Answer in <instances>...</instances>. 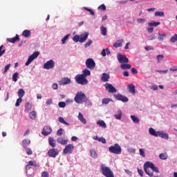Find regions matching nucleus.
<instances>
[{
    "label": "nucleus",
    "instance_id": "nucleus-52",
    "mask_svg": "<svg viewBox=\"0 0 177 177\" xmlns=\"http://www.w3.org/2000/svg\"><path fill=\"white\" fill-rule=\"evenodd\" d=\"M25 149L28 156H31V154H32V151L31 150V149L26 147Z\"/></svg>",
    "mask_w": 177,
    "mask_h": 177
},
{
    "label": "nucleus",
    "instance_id": "nucleus-34",
    "mask_svg": "<svg viewBox=\"0 0 177 177\" xmlns=\"http://www.w3.org/2000/svg\"><path fill=\"white\" fill-rule=\"evenodd\" d=\"M90 154L93 158H97V153H96V151H95V149H91Z\"/></svg>",
    "mask_w": 177,
    "mask_h": 177
},
{
    "label": "nucleus",
    "instance_id": "nucleus-50",
    "mask_svg": "<svg viewBox=\"0 0 177 177\" xmlns=\"http://www.w3.org/2000/svg\"><path fill=\"white\" fill-rule=\"evenodd\" d=\"M21 102H23V100L21 98H18L15 103V107H19V106H20V103H21Z\"/></svg>",
    "mask_w": 177,
    "mask_h": 177
},
{
    "label": "nucleus",
    "instance_id": "nucleus-14",
    "mask_svg": "<svg viewBox=\"0 0 177 177\" xmlns=\"http://www.w3.org/2000/svg\"><path fill=\"white\" fill-rule=\"evenodd\" d=\"M52 133V128L49 126H45L43 128L41 134H43L44 136H48V135H50Z\"/></svg>",
    "mask_w": 177,
    "mask_h": 177
},
{
    "label": "nucleus",
    "instance_id": "nucleus-10",
    "mask_svg": "<svg viewBox=\"0 0 177 177\" xmlns=\"http://www.w3.org/2000/svg\"><path fill=\"white\" fill-rule=\"evenodd\" d=\"M44 70H51L52 68H55V61L50 59L49 61H47L44 64Z\"/></svg>",
    "mask_w": 177,
    "mask_h": 177
},
{
    "label": "nucleus",
    "instance_id": "nucleus-21",
    "mask_svg": "<svg viewBox=\"0 0 177 177\" xmlns=\"http://www.w3.org/2000/svg\"><path fill=\"white\" fill-rule=\"evenodd\" d=\"M48 145H50L51 147H56V141L55 140V139H53V138L52 137L48 138Z\"/></svg>",
    "mask_w": 177,
    "mask_h": 177
},
{
    "label": "nucleus",
    "instance_id": "nucleus-24",
    "mask_svg": "<svg viewBox=\"0 0 177 177\" xmlns=\"http://www.w3.org/2000/svg\"><path fill=\"white\" fill-rule=\"evenodd\" d=\"M124 43V39H120L116 41L113 44V48H120V46H122V44Z\"/></svg>",
    "mask_w": 177,
    "mask_h": 177
},
{
    "label": "nucleus",
    "instance_id": "nucleus-59",
    "mask_svg": "<svg viewBox=\"0 0 177 177\" xmlns=\"http://www.w3.org/2000/svg\"><path fill=\"white\" fill-rule=\"evenodd\" d=\"M137 21L139 24H143V23H145V21H146V19H145L143 18H140V19H138Z\"/></svg>",
    "mask_w": 177,
    "mask_h": 177
},
{
    "label": "nucleus",
    "instance_id": "nucleus-33",
    "mask_svg": "<svg viewBox=\"0 0 177 177\" xmlns=\"http://www.w3.org/2000/svg\"><path fill=\"white\" fill-rule=\"evenodd\" d=\"M160 24H161V23L153 21L151 23H149L148 26L149 27H157V26H160Z\"/></svg>",
    "mask_w": 177,
    "mask_h": 177
},
{
    "label": "nucleus",
    "instance_id": "nucleus-62",
    "mask_svg": "<svg viewBox=\"0 0 177 177\" xmlns=\"http://www.w3.org/2000/svg\"><path fill=\"white\" fill-rule=\"evenodd\" d=\"M162 59H164V55H157L158 62H161V60H162Z\"/></svg>",
    "mask_w": 177,
    "mask_h": 177
},
{
    "label": "nucleus",
    "instance_id": "nucleus-31",
    "mask_svg": "<svg viewBox=\"0 0 177 177\" xmlns=\"http://www.w3.org/2000/svg\"><path fill=\"white\" fill-rule=\"evenodd\" d=\"M110 50H109V48H106V49H102V52H101V55L103 57H105L106 55H110Z\"/></svg>",
    "mask_w": 177,
    "mask_h": 177
},
{
    "label": "nucleus",
    "instance_id": "nucleus-39",
    "mask_svg": "<svg viewBox=\"0 0 177 177\" xmlns=\"http://www.w3.org/2000/svg\"><path fill=\"white\" fill-rule=\"evenodd\" d=\"M82 75H84V77H88V75H91V71L88 69H84Z\"/></svg>",
    "mask_w": 177,
    "mask_h": 177
},
{
    "label": "nucleus",
    "instance_id": "nucleus-27",
    "mask_svg": "<svg viewBox=\"0 0 177 177\" xmlns=\"http://www.w3.org/2000/svg\"><path fill=\"white\" fill-rule=\"evenodd\" d=\"M131 67H132L131 66V64H122L120 65V68H122V70H129V68H131Z\"/></svg>",
    "mask_w": 177,
    "mask_h": 177
},
{
    "label": "nucleus",
    "instance_id": "nucleus-1",
    "mask_svg": "<svg viewBox=\"0 0 177 177\" xmlns=\"http://www.w3.org/2000/svg\"><path fill=\"white\" fill-rule=\"evenodd\" d=\"M144 171L150 177L153 176V172H160V170L158 169L156 165L151 162H145L144 164Z\"/></svg>",
    "mask_w": 177,
    "mask_h": 177
},
{
    "label": "nucleus",
    "instance_id": "nucleus-54",
    "mask_svg": "<svg viewBox=\"0 0 177 177\" xmlns=\"http://www.w3.org/2000/svg\"><path fill=\"white\" fill-rule=\"evenodd\" d=\"M41 177H49V173L47 171H42Z\"/></svg>",
    "mask_w": 177,
    "mask_h": 177
},
{
    "label": "nucleus",
    "instance_id": "nucleus-5",
    "mask_svg": "<svg viewBox=\"0 0 177 177\" xmlns=\"http://www.w3.org/2000/svg\"><path fill=\"white\" fill-rule=\"evenodd\" d=\"M109 150L110 153H112L113 154H121V151H122L121 146H120V145L117 143L114 144V145L109 147Z\"/></svg>",
    "mask_w": 177,
    "mask_h": 177
},
{
    "label": "nucleus",
    "instance_id": "nucleus-38",
    "mask_svg": "<svg viewBox=\"0 0 177 177\" xmlns=\"http://www.w3.org/2000/svg\"><path fill=\"white\" fill-rule=\"evenodd\" d=\"M97 125H100V127H102V128H106V122H104V121L103 120H98L97 122Z\"/></svg>",
    "mask_w": 177,
    "mask_h": 177
},
{
    "label": "nucleus",
    "instance_id": "nucleus-11",
    "mask_svg": "<svg viewBox=\"0 0 177 177\" xmlns=\"http://www.w3.org/2000/svg\"><path fill=\"white\" fill-rule=\"evenodd\" d=\"M37 56H39V52L33 53L32 55L29 56V57L28 58V60L26 61L25 65L26 66H29L30 64L32 62V60L37 59Z\"/></svg>",
    "mask_w": 177,
    "mask_h": 177
},
{
    "label": "nucleus",
    "instance_id": "nucleus-29",
    "mask_svg": "<svg viewBox=\"0 0 177 177\" xmlns=\"http://www.w3.org/2000/svg\"><path fill=\"white\" fill-rule=\"evenodd\" d=\"M149 132L150 135H152V136H158V131H156V130L153 128H149Z\"/></svg>",
    "mask_w": 177,
    "mask_h": 177
},
{
    "label": "nucleus",
    "instance_id": "nucleus-44",
    "mask_svg": "<svg viewBox=\"0 0 177 177\" xmlns=\"http://www.w3.org/2000/svg\"><path fill=\"white\" fill-rule=\"evenodd\" d=\"M29 117L31 120H35L37 118V115L35 114V111H32L30 113H29Z\"/></svg>",
    "mask_w": 177,
    "mask_h": 177
},
{
    "label": "nucleus",
    "instance_id": "nucleus-16",
    "mask_svg": "<svg viewBox=\"0 0 177 177\" xmlns=\"http://www.w3.org/2000/svg\"><path fill=\"white\" fill-rule=\"evenodd\" d=\"M59 85H67L71 84V80L68 77H63L61 80L59 81Z\"/></svg>",
    "mask_w": 177,
    "mask_h": 177
},
{
    "label": "nucleus",
    "instance_id": "nucleus-48",
    "mask_svg": "<svg viewBox=\"0 0 177 177\" xmlns=\"http://www.w3.org/2000/svg\"><path fill=\"white\" fill-rule=\"evenodd\" d=\"M155 16H158L160 17H162L164 16V12H162V11H156L155 12Z\"/></svg>",
    "mask_w": 177,
    "mask_h": 177
},
{
    "label": "nucleus",
    "instance_id": "nucleus-28",
    "mask_svg": "<svg viewBox=\"0 0 177 177\" xmlns=\"http://www.w3.org/2000/svg\"><path fill=\"white\" fill-rule=\"evenodd\" d=\"M78 120H80L82 124H86V119L84 118V115H82L81 113H79Z\"/></svg>",
    "mask_w": 177,
    "mask_h": 177
},
{
    "label": "nucleus",
    "instance_id": "nucleus-51",
    "mask_svg": "<svg viewBox=\"0 0 177 177\" xmlns=\"http://www.w3.org/2000/svg\"><path fill=\"white\" fill-rule=\"evenodd\" d=\"M68 37H70V35H65L62 39V44H66V41H67V39H68Z\"/></svg>",
    "mask_w": 177,
    "mask_h": 177
},
{
    "label": "nucleus",
    "instance_id": "nucleus-43",
    "mask_svg": "<svg viewBox=\"0 0 177 177\" xmlns=\"http://www.w3.org/2000/svg\"><path fill=\"white\" fill-rule=\"evenodd\" d=\"M121 117H122V112L120 110L118 111V115H115V118L116 120H121Z\"/></svg>",
    "mask_w": 177,
    "mask_h": 177
},
{
    "label": "nucleus",
    "instance_id": "nucleus-49",
    "mask_svg": "<svg viewBox=\"0 0 177 177\" xmlns=\"http://www.w3.org/2000/svg\"><path fill=\"white\" fill-rule=\"evenodd\" d=\"M5 52H6V50L3 49V45H1L0 46V57L5 53Z\"/></svg>",
    "mask_w": 177,
    "mask_h": 177
},
{
    "label": "nucleus",
    "instance_id": "nucleus-8",
    "mask_svg": "<svg viewBox=\"0 0 177 177\" xmlns=\"http://www.w3.org/2000/svg\"><path fill=\"white\" fill-rule=\"evenodd\" d=\"M86 67H87V68H89V70H93V68L96 67V63H95L93 59L88 58L86 59Z\"/></svg>",
    "mask_w": 177,
    "mask_h": 177
},
{
    "label": "nucleus",
    "instance_id": "nucleus-36",
    "mask_svg": "<svg viewBox=\"0 0 177 177\" xmlns=\"http://www.w3.org/2000/svg\"><path fill=\"white\" fill-rule=\"evenodd\" d=\"M28 164H29V165H30V167H39V164L37 163L36 161L30 160L28 162Z\"/></svg>",
    "mask_w": 177,
    "mask_h": 177
},
{
    "label": "nucleus",
    "instance_id": "nucleus-40",
    "mask_svg": "<svg viewBox=\"0 0 177 177\" xmlns=\"http://www.w3.org/2000/svg\"><path fill=\"white\" fill-rule=\"evenodd\" d=\"M58 120H59V122H61L62 124H64V125L70 126V124L66 122V120H64L63 118L59 117Z\"/></svg>",
    "mask_w": 177,
    "mask_h": 177
},
{
    "label": "nucleus",
    "instance_id": "nucleus-25",
    "mask_svg": "<svg viewBox=\"0 0 177 177\" xmlns=\"http://www.w3.org/2000/svg\"><path fill=\"white\" fill-rule=\"evenodd\" d=\"M22 36L25 38H29V37H31V31L28 30H25L22 32Z\"/></svg>",
    "mask_w": 177,
    "mask_h": 177
},
{
    "label": "nucleus",
    "instance_id": "nucleus-57",
    "mask_svg": "<svg viewBox=\"0 0 177 177\" xmlns=\"http://www.w3.org/2000/svg\"><path fill=\"white\" fill-rule=\"evenodd\" d=\"M154 39H156V35H154V34H152L148 37L149 41H153Z\"/></svg>",
    "mask_w": 177,
    "mask_h": 177
},
{
    "label": "nucleus",
    "instance_id": "nucleus-22",
    "mask_svg": "<svg viewBox=\"0 0 177 177\" xmlns=\"http://www.w3.org/2000/svg\"><path fill=\"white\" fill-rule=\"evenodd\" d=\"M57 140V142L59 143V145H62L63 146L68 143V140H64L62 138H58Z\"/></svg>",
    "mask_w": 177,
    "mask_h": 177
},
{
    "label": "nucleus",
    "instance_id": "nucleus-30",
    "mask_svg": "<svg viewBox=\"0 0 177 177\" xmlns=\"http://www.w3.org/2000/svg\"><path fill=\"white\" fill-rule=\"evenodd\" d=\"M32 107V106H31V104H30V102H27L25 105V111H26V113H28L31 111Z\"/></svg>",
    "mask_w": 177,
    "mask_h": 177
},
{
    "label": "nucleus",
    "instance_id": "nucleus-6",
    "mask_svg": "<svg viewBox=\"0 0 177 177\" xmlns=\"http://www.w3.org/2000/svg\"><path fill=\"white\" fill-rule=\"evenodd\" d=\"M75 79L76 82L80 85H86L88 84V80L84 77V75H77Z\"/></svg>",
    "mask_w": 177,
    "mask_h": 177
},
{
    "label": "nucleus",
    "instance_id": "nucleus-23",
    "mask_svg": "<svg viewBox=\"0 0 177 177\" xmlns=\"http://www.w3.org/2000/svg\"><path fill=\"white\" fill-rule=\"evenodd\" d=\"M30 143H31V140H30V139H24L22 141V146L25 149L28 146H30Z\"/></svg>",
    "mask_w": 177,
    "mask_h": 177
},
{
    "label": "nucleus",
    "instance_id": "nucleus-4",
    "mask_svg": "<svg viewBox=\"0 0 177 177\" xmlns=\"http://www.w3.org/2000/svg\"><path fill=\"white\" fill-rule=\"evenodd\" d=\"M88 32H85L84 34H82L80 35H75L73 38V41H74V42H80L82 44L85 42L86 39H88Z\"/></svg>",
    "mask_w": 177,
    "mask_h": 177
},
{
    "label": "nucleus",
    "instance_id": "nucleus-41",
    "mask_svg": "<svg viewBox=\"0 0 177 177\" xmlns=\"http://www.w3.org/2000/svg\"><path fill=\"white\" fill-rule=\"evenodd\" d=\"M159 158L160 160H167L168 158V155L167 153H160Z\"/></svg>",
    "mask_w": 177,
    "mask_h": 177
},
{
    "label": "nucleus",
    "instance_id": "nucleus-35",
    "mask_svg": "<svg viewBox=\"0 0 177 177\" xmlns=\"http://www.w3.org/2000/svg\"><path fill=\"white\" fill-rule=\"evenodd\" d=\"M131 118L133 122H134L135 124H138L140 122L139 118H138L133 115H131Z\"/></svg>",
    "mask_w": 177,
    "mask_h": 177
},
{
    "label": "nucleus",
    "instance_id": "nucleus-7",
    "mask_svg": "<svg viewBox=\"0 0 177 177\" xmlns=\"http://www.w3.org/2000/svg\"><path fill=\"white\" fill-rule=\"evenodd\" d=\"M104 86L106 91L109 92V93H115L117 92V89L115 88V87H114L113 84L110 83H105L104 84Z\"/></svg>",
    "mask_w": 177,
    "mask_h": 177
},
{
    "label": "nucleus",
    "instance_id": "nucleus-45",
    "mask_svg": "<svg viewBox=\"0 0 177 177\" xmlns=\"http://www.w3.org/2000/svg\"><path fill=\"white\" fill-rule=\"evenodd\" d=\"M17 77H19V73L16 72L12 75V81L17 82Z\"/></svg>",
    "mask_w": 177,
    "mask_h": 177
},
{
    "label": "nucleus",
    "instance_id": "nucleus-12",
    "mask_svg": "<svg viewBox=\"0 0 177 177\" xmlns=\"http://www.w3.org/2000/svg\"><path fill=\"white\" fill-rule=\"evenodd\" d=\"M73 150H74V145L68 144L64 149L63 153L64 154H71L73 153Z\"/></svg>",
    "mask_w": 177,
    "mask_h": 177
},
{
    "label": "nucleus",
    "instance_id": "nucleus-18",
    "mask_svg": "<svg viewBox=\"0 0 177 177\" xmlns=\"http://www.w3.org/2000/svg\"><path fill=\"white\" fill-rule=\"evenodd\" d=\"M127 89L129 90V92L130 93H132V95H135V93H136V92L135 91V85L134 84H129L127 86Z\"/></svg>",
    "mask_w": 177,
    "mask_h": 177
},
{
    "label": "nucleus",
    "instance_id": "nucleus-3",
    "mask_svg": "<svg viewBox=\"0 0 177 177\" xmlns=\"http://www.w3.org/2000/svg\"><path fill=\"white\" fill-rule=\"evenodd\" d=\"M100 172L106 177H114V174L110 167L102 164L100 165Z\"/></svg>",
    "mask_w": 177,
    "mask_h": 177
},
{
    "label": "nucleus",
    "instance_id": "nucleus-37",
    "mask_svg": "<svg viewBox=\"0 0 177 177\" xmlns=\"http://www.w3.org/2000/svg\"><path fill=\"white\" fill-rule=\"evenodd\" d=\"M24 93H26V91H24L22 88H20L19 91H18V96L19 98H22L23 96H24Z\"/></svg>",
    "mask_w": 177,
    "mask_h": 177
},
{
    "label": "nucleus",
    "instance_id": "nucleus-47",
    "mask_svg": "<svg viewBox=\"0 0 177 177\" xmlns=\"http://www.w3.org/2000/svg\"><path fill=\"white\" fill-rule=\"evenodd\" d=\"M84 9L85 10H86L87 12H89V13H90V15H91V16H95V12H93V11L92 10V9L88 8H86V7H84Z\"/></svg>",
    "mask_w": 177,
    "mask_h": 177
},
{
    "label": "nucleus",
    "instance_id": "nucleus-61",
    "mask_svg": "<svg viewBox=\"0 0 177 177\" xmlns=\"http://www.w3.org/2000/svg\"><path fill=\"white\" fill-rule=\"evenodd\" d=\"M93 41H92V40H89L88 42H86L84 44L85 48H88V46H91V45H92Z\"/></svg>",
    "mask_w": 177,
    "mask_h": 177
},
{
    "label": "nucleus",
    "instance_id": "nucleus-64",
    "mask_svg": "<svg viewBox=\"0 0 177 177\" xmlns=\"http://www.w3.org/2000/svg\"><path fill=\"white\" fill-rule=\"evenodd\" d=\"M138 172L139 174V175H140L141 177H143V170L140 169H138Z\"/></svg>",
    "mask_w": 177,
    "mask_h": 177
},
{
    "label": "nucleus",
    "instance_id": "nucleus-46",
    "mask_svg": "<svg viewBox=\"0 0 177 177\" xmlns=\"http://www.w3.org/2000/svg\"><path fill=\"white\" fill-rule=\"evenodd\" d=\"M177 41V34H175L173 37L170 39V42L174 44V42H176Z\"/></svg>",
    "mask_w": 177,
    "mask_h": 177
},
{
    "label": "nucleus",
    "instance_id": "nucleus-42",
    "mask_svg": "<svg viewBox=\"0 0 177 177\" xmlns=\"http://www.w3.org/2000/svg\"><path fill=\"white\" fill-rule=\"evenodd\" d=\"M111 102V99L109 98H104L102 99V104H109Z\"/></svg>",
    "mask_w": 177,
    "mask_h": 177
},
{
    "label": "nucleus",
    "instance_id": "nucleus-53",
    "mask_svg": "<svg viewBox=\"0 0 177 177\" xmlns=\"http://www.w3.org/2000/svg\"><path fill=\"white\" fill-rule=\"evenodd\" d=\"M98 142H101V143H103V145H106L107 143V142L106 141V138L103 137L99 138Z\"/></svg>",
    "mask_w": 177,
    "mask_h": 177
},
{
    "label": "nucleus",
    "instance_id": "nucleus-56",
    "mask_svg": "<svg viewBox=\"0 0 177 177\" xmlns=\"http://www.w3.org/2000/svg\"><path fill=\"white\" fill-rule=\"evenodd\" d=\"M59 107H60L61 109H64V107H66V102H60L58 104Z\"/></svg>",
    "mask_w": 177,
    "mask_h": 177
},
{
    "label": "nucleus",
    "instance_id": "nucleus-9",
    "mask_svg": "<svg viewBox=\"0 0 177 177\" xmlns=\"http://www.w3.org/2000/svg\"><path fill=\"white\" fill-rule=\"evenodd\" d=\"M117 59L119 63H121L122 64H127L129 62V59L128 57H127V55H124L120 53L118 54Z\"/></svg>",
    "mask_w": 177,
    "mask_h": 177
},
{
    "label": "nucleus",
    "instance_id": "nucleus-19",
    "mask_svg": "<svg viewBox=\"0 0 177 177\" xmlns=\"http://www.w3.org/2000/svg\"><path fill=\"white\" fill-rule=\"evenodd\" d=\"M158 136L162 138V139H169L168 133L164 131H158Z\"/></svg>",
    "mask_w": 177,
    "mask_h": 177
},
{
    "label": "nucleus",
    "instance_id": "nucleus-55",
    "mask_svg": "<svg viewBox=\"0 0 177 177\" xmlns=\"http://www.w3.org/2000/svg\"><path fill=\"white\" fill-rule=\"evenodd\" d=\"M140 151V155L142 156V157H146V154L145 153V149H139Z\"/></svg>",
    "mask_w": 177,
    "mask_h": 177
},
{
    "label": "nucleus",
    "instance_id": "nucleus-63",
    "mask_svg": "<svg viewBox=\"0 0 177 177\" xmlns=\"http://www.w3.org/2000/svg\"><path fill=\"white\" fill-rule=\"evenodd\" d=\"M98 9L101 10H106V6L104 4H102L98 7Z\"/></svg>",
    "mask_w": 177,
    "mask_h": 177
},
{
    "label": "nucleus",
    "instance_id": "nucleus-15",
    "mask_svg": "<svg viewBox=\"0 0 177 177\" xmlns=\"http://www.w3.org/2000/svg\"><path fill=\"white\" fill-rule=\"evenodd\" d=\"M115 97L117 100H120L121 102H123V103H127V102H128V97L121 94L115 95Z\"/></svg>",
    "mask_w": 177,
    "mask_h": 177
},
{
    "label": "nucleus",
    "instance_id": "nucleus-20",
    "mask_svg": "<svg viewBox=\"0 0 177 177\" xmlns=\"http://www.w3.org/2000/svg\"><path fill=\"white\" fill-rule=\"evenodd\" d=\"M101 80L102 82H108L109 80H110V75L107 73H102Z\"/></svg>",
    "mask_w": 177,
    "mask_h": 177
},
{
    "label": "nucleus",
    "instance_id": "nucleus-2",
    "mask_svg": "<svg viewBox=\"0 0 177 177\" xmlns=\"http://www.w3.org/2000/svg\"><path fill=\"white\" fill-rule=\"evenodd\" d=\"M74 101L77 104H82V103H86L89 102V99L86 97V95L82 92H77L74 97Z\"/></svg>",
    "mask_w": 177,
    "mask_h": 177
},
{
    "label": "nucleus",
    "instance_id": "nucleus-17",
    "mask_svg": "<svg viewBox=\"0 0 177 177\" xmlns=\"http://www.w3.org/2000/svg\"><path fill=\"white\" fill-rule=\"evenodd\" d=\"M8 42H10L11 44H16V42L20 41V37H19V35H16V37L12 38H8Z\"/></svg>",
    "mask_w": 177,
    "mask_h": 177
},
{
    "label": "nucleus",
    "instance_id": "nucleus-13",
    "mask_svg": "<svg viewBox=\"0 0 177 177\" xmlns=\"http://www.w3.org/2000/svg\"><path fill=\"white\" fill-rule=\"evenodd\" d=\"M48 154L49 157H52V158H56V156L59 155V150L55 148L49 149Z\"/></svg>",
    "mask_w": 177,
    "mask_h": 177
},
{
    "label": "nucleus",
    "instance_id": "nucleus-32",
    "mask_svg": "<svg viewBox=\"0 0 177 177\" xmlns=\"http://www.w3.org/2000/svg\"><path fill=\"white\" fill-rule=\"evenodd\" d=\"M100 30H101V34L104 36L107 35V28L106 27L102 26H100Z\"/></svg>",
    "mask_w": 177,
    "mask_h": 177
},
{
    "label": "nucleus",
    "instance_id": "nucleus-58",
    "mask_svg": "<svg viewBox=\"0 0 177 177\" xmlns=\"http://www.w3.org/2000/svg\"><path fill=\"white\" fill-rule=\"evenodd\" d=\"M57 136H62L63 135V129L60 128L59 129H58V131H57Z\"/></svg>",
    "mask_w": 177,
    "mask_h": 177
},
{
    "label": "nucleus",
    "instance_id": "nucleus-26",
    "mask_svg": "<svg viewBox=\"0 0 177 177\" xmlns=\"http://www.w3.org/2000/svg\"><path fill=\"white\" fill-rule=\"evenodd\" d=\"M158 41H164V38H167V34L165 33H161L160 32H158Z\"/></svg>",
    "mask_w": 177,
    "mask_h": 177
},
{
    "label": "nucleus",
    "instance_id": "nucleus-60",
    "mask_svg": "<svg viewBox=\"0 0 177 177\" xmlns=\"http://www.w3.org/2000/svg\"><path fill=\"white\" fill-rule=\"evenodd\" d=\"M10 68V64H8L6 66L3 73L6 74V73H8V70Z\"/></svg>",
    "mask_w": 177,
    "mask_h": 177
}]
</instances>
